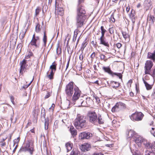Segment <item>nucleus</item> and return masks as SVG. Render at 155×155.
Segmentation results:
<instances>
[{
	"instance_id": "1",
	"label": "nucleus",
	"mask_w": 155,
	"mask_h": 155,
	"mask_svg": "<svg viewBox=\"0 0 155 155\" xmlns=\"http://www.w3.org/2000/svg\"><path fill=\"white\" fill-rule=\"evenodd\" d=\"M84 0H78V4L76 11L77 25L78 28L81 27L83 25L87 16L86 11L84 8L81 4Z\"/></svg>"
},
{
	"instance_id": "2",
	"label": "nucleus",
	"mask_w": 155,
	"mask_h": 155,
	"mask_svg": "<svg viewBox=\"0 0 155 155\" xmlns=\"http://www.w3.org/2000/svg\"><path fill=\"white\" fill-rule=\"evenodd\" d=\"M86 124V117L80 114H78L74 120V124L77 129L83 128Z\"/></svg>"
},
{
	"instance_id": "3",
	"label": "nucleus",
	"mask_w": 155,
	"mask_h": 155,
	"mask_svg": "<svg viewBox=\"0 0 155 155\" xmlns=\"http://www.w3.org/2000/svg\"><path fill=\"white\" fill-rule=\"evenodd\" d=\"M23 151H28L32 155L34 151V141L32 140H27L25 144L24 147L22 148Z\"/></svg>"
},
{
	"instance_id": "4",
	"label": "nucleus",
	"mask_w": 155,
	"mask_h": 155,
	"mask_svg": "<svg viewBox=\"0 0 155 155\" xmlns=\"http://www.w3.org/2000/svg\"><path fill=\"white\" fill-rule=\"evenodd\" d=\"M42 29L43 30L44 32V36L43 38V41L44 42V46L45 47L46 46L47 40V37L46 34L45 28V27H43V28L41 26L39 22L36 23V25L35 27V32L37 33H40Z\"/></svg>"
},
{
	"instance_id": "5",
	"label": "nucleus",
	"mask_w": 155,
	"mask_h": 155,
	"mask_svg": "<svg viewBox=\"0 0 155 155\" xmlns=\"http://www.w3.org/2000/svg\"><path fill=\"white\" fill-rule=\"evenodd\" d=\"M101 35L100 38L99 39L100 40V44L108 48L110 46L109 44L104 37L105 33L107 31L104 28V26H103L101 27Z\"/></svg>"
},
{
	"instance_id": "6",
	"label": "nucleus",
	"mask_w": 155,
	"mask_h": 155,
	"mask_svg": "<svg viewBox=\"0 0 155 155\" xmlns=\"http://www.w3.org/2000/svg\"><path fill=\"white\" fill-rule=\"evenodd\" d=\"M74 83L71 81L66 86L65 92L67 97H71L74 93Z\"/></svg>"
},
{
	"instance_id": "7",
	"label": "nucleus",
	"mask_w": 155,
	"mask_h": 155,
	"mask_svg": "<svg viewBox=\"0 0 155 155\" xmlns=\"http://www.w3.org/2000/svg\"><path fill=\"white\" fill-rule=\"evenodd\" d=\"M129 135H130V137L133 138L134 141L138 145L142 143L144 140L141 137L137 135L133 131L130 130L129 131Z\"/></svg>"
},
{
	"instance_id": "8",
	"label": "nucleus",
	"mask_w": 155,
	"mask_h": 155,
	"mask_svg": "<svg viewBox=\"0 0 155 155\" xmlns=\"http://www.w3.org/2000/svg\"><path fill=\"white\" fill-rule=\"evenodd\" d=\"M144 116V115L141 112L136 111L130 116V119L133 121H141Z\"/></svg>"
},
{
	"instance_id": "9",
	"label": "nucleus",
	"mask_w": 155,
	"mask_h": 155,
	"mask_svg": "<svg viewBox=\"0 0 155 155\" xmlns=\"http://www.w3.org/2000/svg\"><path fill=\"white\" fill-rule=\"evenodd\" d=\"M126 105L124 103L121 102H118L116 103L115 105L112 108L111 111L113 113L117 112L119 111L126 109Z\"/></svg>"
},
{
	"instance_id": "10",
	"label": "nucleus",
	"mask_w": 155,
	"mask_h": 155,
	"mask_svg": "<svg viewBox=\"0 0 155 155\" xmlns=\"http://www.w3.org/2000/svg\"><path fill=\"white\" fill-rule=\"evenodd\" d=\"M87 116L90 122L95 124L97 122V115L94 111H88L87 114Z\"/></svg>"
},
{
	"instance_id": "11",
	"label": "nucleus",
	"mask_w": 155,
	"mask_h": 155,
	"mask_svg": "<svg viewBox=\"0 0 155 155\" xmlns=\"http://www.w3.org/2000/svg\"><path fill=\"white\" fill-rule=\"evenodd\" d=\"M40 42V38L39 36H36L35 33L33 35L32 37L29 46H34L35 48L39 47Z\"/></svg>"
},
{
	"instance_id": "12",
	"label": "nucleus",
	"mask_w": 155,
	"mask_h": 155,
	"mask_svg": "<svg viewBox=\"0 0 155 155\" xmlns=\"http://www.w3.org/2000/svg\"><path fill=\"white\" fill-rule=\"evenodd\" d=\"M102 69L105 72L107 73L112 76L116 75L120 79H122V75L120 73H114L111 70L110 67L103 66Z\"/></svg>"
},
{
	"instance_id": "13",
	"label": "nucleus",
	"mask_w": 155,
	"mask_h": 155,
	"mask_svg": "<svg viewBox=\"0 0 155 155\" xmlns=\"http://www.w3.org/2000/svg\"><path fill=\"white\" fill-rule=\"evenodd\" d=\"M153 65V62L150 60L147 61L145 64L144 73L145 74H150L151 69Z\"/></svg>"
},
{
	"instance_id": "14",
	"label": "nucleus",
	"mask_w": 155,
	"mask_h": 155,
	"mask_svg": "<svg viewBox=\"0 0 155 155\" xmlns=\"http://www.w3.org/2000/svg\"><path fill=\"white\" fill-rule=\"evenodd\" d=\"M74 94L72 100L73 101L75 102L79 98L81 92L78 87L76 86L74 87Z\"/></svg>"
},
{
	"instance_id": "15",
	"label": "nucleus",
	"mask_w": 155,
	"mask_h": 155,
	"mask_svg": "<svg viewBox=\"0 0 155 155\" xmlns=\"http://www.w3.org/2000/svg\"><path fill=\"white\" fill-rule=\"evenodd\" d=\"M55 13L56 14H57L59 15H63L64 14V11L62 8L58 7V5H57V2L56 0L55 2Z\"/></svg>"
},
{
	"instance_id": "16",
	"label": "nucleus",
	"mask_w": 155,
	"mask_h": 155,
	"mask_svg": "<svg viewBox=\"0 0 155 155\" xmlns=\"http://www.w3.org/2000/svg\"><path fill=\"white\" fill-rule=\"evenodd\" d=\"M92 102V101L90 98H87L86 101L83 100L81 99L80 101L81 105L83 107H87L91 105V103L89 102Z\"/></svg>"
},
{
	"instance_id": "17",
	"label": "nucleus",
	"mask_w": 155,
	"mask_h": 155,
	"mask_svg": "<svg viewBox=\"0 0 155 155\" xmlns=\"http://www.w3.org/2000/svg\"><path fill=\"white\" fill-rule=\"evenodd\" d=\"M91 145L87 143H84L81 145L80 149L82 151L85 152L90 150L91 148Z\"/></svg>"
},
{
	"instance_id": "18",
	"label": "nucleus",
	"mask_w": 155,
	"mask_h": 155,
	"mask_svg": "<svg viewBox=\"0 0 155 155\" xmlns=\"http://www.w3.org/2000/svg\"><path fill=\"white\" fill-rule=\"evenodd\" d=\"M147 21L150 25H153L155 21V16L151 14H149L147 18Z\"/></svg>"
},
{
	"instance_id": "19",
	"label": "nucleus",
	"mask_w": 155,
	"mask_h": 155,
	"mask_svg": "<svg viewBox=\"0 0 155 155\" xmlns=\"http://www.w3.org/2000/svg\"><path fill=\"white\" fill-rule=\"evenodd\" d=\"M80 136L81 139H89L92 136V134L88 132H84L81 133Z\"/></svg>"
},
{
	"instance_id": "20",
	"label": "nucleus",
	"mask_w": 155,
	"mask_h": 155,
	"mask_svg": "<svg viewBox=\"0 0 155 155\" xmlns=\"http://www.w3.org/2000/svg\"><path fill=\"white\" fill-rule=\"evenodd\" d=\"M55 72L49 70L46 73V77L50 80H53Z\"/></svg>"
},
{
	"instance_id": "21",
	"label": "nucleus",
	"mask_w": 155,
	"mask_h": 155,
	"mask_svg": "<svg viewBox=\"0 0 155 155\" xmlns=\"http://www.w3.org/2000/svg\"><path fill=\"white\" fill-rule=\"evenodd\" d=\"M110 86L114 89H117L120 86V83L114 81H112L110 83Z\"/></svg>"
},
{
	"instance_id": "22",
	"label": "nucleus",
	"mask_w": 155,
	"mask_h": 155,
	"mask_svg": "<svg viewBox=\"0 0 155 155\" xmlns=\"http://www.w3.org/2000/svg\"><path fill=\"white\" fill-rule=\"evenodd\" d=\"M152 5L151 0H146L144 3V8L146 11L148 10Z\"/></svg>"
},
{
	"instance_id": "23",
	"label": "nucleus",
	"mask_w": 155,
	"mask_h": 155,
	"mask_svg": "<svg viewBox=\"0 0 155 155\" xmlns=\"http://www.w3.org/2000/svg\"><path fill=\"white\" fill-rule=\"evenodd\" d=\"M147 58L148 59H150L154 61H155V50L153 53L149 52L147 54Z\"/></svg>"
},
{
	"instance_id": "24",
	"label": "nucleus",
	"mask_w": 155,
	"mask_h": 155,
	"mask_svg": "<svg viewBox=\"0 0 155 155\" xmlns=\"http://www.w3.org/2000/svg\"><path fill=\"white\" fill-rule=\"evenodd\" d=\"M135 15L136 13L135 11L133 9L132 10L130 15V17L131 18L132 21L134 23L135 22V20L136 18Z\"/></svg>"
},
{
	"instance_id": "25",
	"label": "nucleus",
	"mask_w": 155,
	"mask_h": 155,
	"mask_svg": "<svg viewBox=\"0 0 155 155\" xmlns=\"http://www.w3.org/2000/svg\"><path fill=\"white\" fill-rule=\"evenodd\" d=\"M57 64L55 62H54L52 63V64L50 66L49 70L55 72L57 69Z\"/></svg>"
},
{
	"instance_id": "26",
	"label": "nucleus",
	"mask_w": 155,
	"mask_h": 155,
	"mask_svg": "<svg viewBox=\"0 0 155 155\" xmlns=\"http://www.w3.org/2000/svg\"><path fill=\"white\" fill-rule=\"evenodd\" d=\"M65 146L67 150V152H68L72 148L73 144L71 142H69L66 143Z\"/></svg>"
},
{
	"instance_id": "27",
	"label": "nucleus",
	"mask_w": 155,
	"mask_h": 155,
	"mask_svg": "<svg viewBox=\"0 0 155 155\" xmlns=\"http://www.w3.org/2000/svg\"><path fill=\"white\" fill-rule=\"evenodd\" d=\"M145 147L147 149H151V146L150 145V143L148 142L147 140L144 139L142 143Z\"/></svg>"
},
{
	"instance_id": "28",
	"label": "nucleus",
	"mask_w": 155,
	"mask_h": 155,
	"mask_svg": "<svg viewBox=\"0 0 155 155\" xmlns=\"http://www.w3.org/2000/svg\"><path fill=\"white\" fill-rule=\"evenodd\" d=\"M70 131L72 135L74 137L77 135V131L73 126L70 127Z\"/></svg>"
},
{
	"instance_id": "29",
	"label": "nucleus",
	"mask_w": 155,
	"mask_h": 155,
	"mask_svg": "<svg viewBox=\"0 0 155 155\" xmlns=\"http://www.w3.org/2000/svg\"><path fill=\"white\" fill-rule=\"evenodd\" d=\"M41 8L40 6H37L36 8L35 9V13L34 15L36 17L39 15L40 12H41Z\"/></svg>"
},
{
	"instance_id": "30",
	"label": "nucleus",
	"mask_w": 155,
	"mask_h": 155,
	"mask_svg": "<svg viewBox=\"0 0 155 155\" xmlns=\"http://www.w3.org/2000/svg\"><path fill=\"white\" fill-rule=\"evenodd\" d=\"M79 153V151L77 149L74 148L70 155H78Z\"/></svg>"
},
{
	"instance_id": "31",
	"label": "nucleus",
	"mask_w": 155,
	"mask_h": 155,
	"mask_svg": "<svg viewBox=\"0 0 155 155\" xmlns=\"http://www.w3.org/2000/svg\"><path fill=\"white\" fill-rule=\"evenodd\" d=\"M143 83L147 90H149L152 88V85L148 84L146 81L143 80Z\"/></svg>"
},
{
	"instance_id": "32",
	"label": "nucleus",
	"mask_w": 155,
	"mask_h": 155,
	"mask_svg": "<svg viewBox=\"0 0 155 155\" xmlns=\"http://www.w3.org/2000/svg\"><path fill=\"white\" fill-rule=\"evenodd\" d=\"M85 21H84V23L83 25L82 26H81V27L78 28L77 27V20H76V25L77 26V28L75 29V30L74 31V36L76 37H77L78 35V33H79V30L78 29V28H81V27H82L85 24Z\"/></svg>"
},
{
	"instance_id": "33",
	"label": "nucleus",
	"mask_w": 155,
	"mask_h": 155,
	"mask_svg": "<svg viewBox=\"0 0 155 155\" xmlns=\"http://www.w3.org/2000/svg\"><path fill=\"white\" fill-rule=\"evenodd\" d=\"M49 124V120L48 118H47L45 120L44 123L45 128V130H47L48 128V126Z\"/></svg>"
},
{
	"instance_id": "34",
	"label": "nucleus",
	"mask_w": 155,
	"mask_h": 155,
	"mask_svg": "<svg viewBox=\"0 0 155 155\" xmlns=\"http://www.w3.org/2000/svg\"><path fill=\"white\" fill-rule=\"evenodd\" d=\"M34 56L33 52L31 51H29L28 52L27 54H26L25 57V59H28L31 58V57Z\"/></svg>"
},
{
	"instance_id": "35",
	"label": "nucleus",
	"mask_w": 155,
	"mask_h": 155,
	"mask_svg": "<svg viewBox=\"0 0 155 155\" xmlns=\"http://www.w3.org/2000/svg\"><path fill=\"white\" fill-rule=\"evenodd\" d=\"M112 125L114 127H119L120 125V123L117 122L115 120H114L112 121Z\"/></svg>"
},
{
	"instance_id": "36",
	"label": "nucleus",
	"mask_w": 155,
	"mask_h": 155,
	"mask_svg": "<svg viewBox=\"0 0 155 155\" xmlns=\"http://www.w3.org/2000/svg\"><path fill=\"white\" fill-rule=\"evenodd\" d=\"M41 117L43 119H45V110L44 108H42L41 109Z\"/></svg>"
},
{
	"instance_id": "37",
	"label": "nucleus",
	"mask_w": 155,
	"mask_h": 155,
	"mask_svg": "<svg viewBox=\"0 0 155 155\" xmlns=\"http://www.w3.org/2000/svg\"><path fill=\"white\" fill-rule=\"evenodd\" d=\"M87 38H86L85 40L82 43L81 45V49H82L83 50L85 47H86V45L87 44Z\"/></svg>"
},
{
	"instance_id": "38",
	"label": "nucleus",
	"mask_w": 155,
	"mask_h": 155,
	"mask_svg": "<svg viewBox=\"0 0 155 155\" xmlns=\"http://www.w3.org/2000/svg\"><path fill=\"white\" fill-rule=\"evenodd\" d=\"M99 57L100 59L101 60H103L104 61H106L107 60V58H106V56L102 53L100 54Z\"/></svg>"
},
{
	"instance_id": "39",
	"label": "nucleus",
	"mask_w": 155,
	"mask_h": 155,
	"mask_svg": "<svg viewBox=\"0 0 155 155\" xmlns=\"http://www.w3.org/2000/svg\"><path fill=\"white\" fill-rule=\"evenodd\" d=\"M26 67L25 66H20V73L21 74H23V72H25L26 70Z\"/></svg>"
},
{
	"instance_id": "40",
	"label": "nucleus",
	"mask_w": 155,
	"mask_h": 155,
	"mask_svg": "<svg viewBox=\"0 0 155 155\" xmlns=\"http://www.w3.org/2000/svg\"><path fill=\"white\" fill-rule=\"evenodd\" d=\"M122 33L123 36L125 40H126L127 38H130V36L127 33V32H126L122 31Z\"/></svg>"
},
{
	"instance_id": "41",
	"label": "nucleus",
	"mask_w": 155,
	"mask_h": 155,
	"mask_svg": "<svg viewBox=\"0 0 155 155\" xmlns=\"http://www.w3.org/2000/svg\"><path fill=\"white\" fill-rule=\"evenodd\" d=\"M98 122L100 124H102L104 123V120L102 119L101 116H98L97 118Z\"/></svg>"
},
{
	"instance_id": "42",
	"label": "nucleus",
	"mask_w": 155,
	"mask_h": 155,
	"mask_svg": "<svg viewBox=\"0 0 155 155\" xmlns=\"http://www.w3.org/2000/svg\"><path fill=\"white\" fill-rule=\"evenodd\" d=\"M27 61L25 59H23L22 61H21L20 63V65L21 66H25L27 63Z\"/></svg>"
},
{
	"instance_id": "43",
	"label": "nucleus",
	"mask_w": 155,
	"mask_h": 155,
	"mask_svg": "<svg viewBox=\"0 0 155 155\" xmlns=\"http://www.w3.org/2000/svg\"><path fill=\"white\" fill-rule=\"evenodd\" d=\"M57 48H56L57 54H60L61 53V48H60V51H58L59 48V43H58V44H57Z\"/></svg>"
},
{
	"instance_id": "44",
	"label": "nucleus",
	"mask_w": 155,
	"mask_h": 155,
	"mask_svg": "<svg viewBox=\"0 0 155 155\" xmlns=\"http://www.w3.org/2000/svg\"><path fill=\"white\" fill-rule=\"evenodd\" d=\"M115 19L114 17V14L113 13L111 15L110 18V21L111 22L114 23L115 22Z\"/></svg>"
},
{
	"instance_id": "45",
	"label": "nucleus",
	"mask_w": 155,
	"mask_h": 155,
	"mask_svg": "<svg viewBox=\"0 0 155 155\" xmlns=\"http://www.w3.org/2000/svg\"><path fill=\"white\" fill-rule=\"evenodd\" d=\"M114 28L113 27L110 28H109L108 31L110 34H113L114 33Z\"/></svg>"
},
{
	"instance_id": "46",
	"label": "nucleus",
	"mask_w": 155,
	"mask_h": 155,
	"mask_svg": "<svg viewBox=\"0 0 155 155\" xmlns=\"http://www.w3.org/2000/svg\"><path fill=\"white\" fill-rule=\"evenodd\" d=\"M55 107V105L54 104H52L51 107L49 109V111L50 112H53Z\"/></svg>"
},
{
	"instance_id": "47",
	"label": "nucleus",
	"mask_w": 155,
	"mask_h": 155,
	"mask_svg": "<svg viewBox=\"0 0 155 155\" xmlns=\"http://www.w3.org/2000/svg\"><path fill=\"white\" fill-rule=\"evenodd\" d=\"M20 138L19 137H18L17 139H15L14 140V145L16 144H18L19 142Z\"/></svg>"
},
{
	"instance_id": "48",
	"label": "nucleus",
	"mask_w": 155,
	"mask_h": 155,
	"mask_svg": "<svg viewBox=\"0 0 155 155\" xmlns=\"http://www.w3.org/2000/svg\"><path fill=\"white\" fill-rule=\"evenodd\" d=\"M150 75L154 79V78H155V68L153 70L152 72H151Z\"/></svg>"
},
{
	"instance_id": "49",
	"label": "nucleus",
	"mask_w": 155,
	"mask_h": 155,
	"mask_svg": "<svg viewBox=\"0 0 155 155\" xmlns=\"http://www.w3.org/2000/svg\"><path fill=\"white\" fill-rule=\"evenodd\" d=\"M133 82V80L130 79L127 83V85L128 87L130 88L131 86V84Z\"/></svg>"
},
{
	"instance_id": "50",
	"label": "nucleus",
	"mask_w": 155,
	"mask_h": 155,
	"mask_svg": "<svg viewBox=\"0 0 155 155\" xmlns=\"http://www.w3.org/2000/svg\"><path fill=\"white\" fill-rule=\"evenodd\" d=\"M26 32V31H25V32L23 31H22V32L21 33L20 35H21L20 38L21 39H23L25 37V35Z\"/></svg>"
},
{
	"instance_id": "51",
	"label": "nucleus",
	"mask_w": 155,
	"mask_h": 155,
	"mask_svg": "<svg viewBox=\"0 0 155 155\" xmlns=\"http://www.w3.org/2000/svg\"><path fill=\"white\" fill-rule=\"evenodd\" d=\"M150 132L151 134L155 137V127H152L151 130H150Z\"/></svg>"
},
{
	"instance_id": "52",
	"label": "nucleus",
	"mask_w": 155,
	"mask_h": 155,
	"mask_svg": "<svg viewBox=\"0 0 155 155\" xmlns=\"http://www.w3.org/2000/svg\"><path fill=\"white\" fill-rule=\"evenodd\" d=\"M151 149L154 153H155V143L152 145L151 147Z\"/></svg>"
},
{
	"instance_id": "53",
	"label": "nucleus",
	"mask_w": 155,
	"mask_h": 155,
	"mask_svg": "<svg viewBox=\"0 0 155 155\" xmlns=\"http://www.w3.org/2000/svg\"><path fill=\"white\" fill-rule=\"evenodd\" d=\"M143 81H148L150 80V77L148 75H146L144 77V78H143Z\"/></svg>"
},
{
	"instance_id": "54",
	"label": "nucleus",
	"mask_w": 155,
	"mask_h": 155,
	"mask_svg": "<svg viewBox=\"0 0 155 155\" xmlns=\"http://www.w3.org/2000/svg\"><path fill=\"white\" fill-rule=\"evenodd\" d=\"M51 94L50 92H47L46 95L45 97V98L46 99L49 97L51 96Z\"/></svg>"
},
{
	"instance_id": "55",
	"label": "nucleus",
	"mask_w": 155,
	"mask_h": 155,
	"mask_svg": "<svg viewBox=\"0 0 155 155\" xmlns=\"http://www.w3.org/2000/svg\"><path fill=\"white\" fill-rule=\"evenodd\" d=\"M10 98L12 102L14 104H15V102L14 101V97L13 96H10Z\"/></svg>"
},
{
	"instance_id": "56",
	"label": "nucleus",
	"mask_w": 155,
	"mask_h": 155,
	"mask_svg": "<svg viewBox=\"0 0 155 155\" xmlns=\"http://www.w3.org/2000/svg\"><path fill=\"white\" fill-rule=\"evenodd\" d=\"M116 46L117 48L119 49L121 47L122 45L120 43H118L116 44Z\"/></svg>"
},
{
	"instance_id": "57",
	"label": "nucleus",
	"mask_w": 155,
	"mask_h": 155,
	"mask_svg": "<svg viewBox=\"0 0 155 155\" xmlns=\"http://www.w3.org/2000/svg\"><path fill=\"white\" fill-rule=\"evenodd\" d=\"M95 53L94 52H93L91 54V60H93L94 58H95Z\"/></svg>"
},
{
	"instance_id": "58",
	"label": "nucleus",
	"mask_w": 155,
	"mask_h": 155,
	"mask_svg": "<svg viewBox=\"0 0 155 155\" xmlns=\"http://www.w3.org/2000/svg\"><path fill=\"white\" fill-rule=\"evenodd\" d=\"M6 143L4 141L1 142L0 145L2 147H5L6 146Z\"/></svg>"
},
{
	"instance_id": "59",
	"label": "nucleus",
	"mask_w": 155,
	"mask_h": 155,
	"mask_svg": "<svg viewBox=\"0 0 155 155\" xmlns=\"http://www.w3.org/2000/svg\"><path fill=\"white\" fill-rule=\"evenodd\" d=\"M70 58H69V59H68V62H67V65H66V69H65V71H66L67 70V69L68 68V67H69V63H70Z\"/></svg>"
},
{
	"instance_id": "60",
	"label": "nucleus",
	"mask_w": 155,
	"mask_h": 155,
	"mask_svg": "<svg viewBox=\"0 0 155 155\" xmlns=\"http://www.w3.org/2000/svg\"><path fill=\"white\" fill-rule=\"evenodd\" d=\"M83 53H81L80 55L79 56V59L81 61H83Z\"/></svg>"
},
{
	"instance_id": "61",
	"label": "nucleus",
	"mask_w": 155,
	"mask_h": 155,
	"mask_svg": "<svg viewBox=\"0 0 155 155\" xmlns=\"http://www.w3.org/2000/svg\"><path fill=\"white\" fill-rule=\"evenodd\" d=\"M94 98L96 101L98 103H99L100 102V98L99 97H94Z\"/></svg>"
},
{
	"instance_id": "62",
	"label": "nucleus",
	"mask_w": 155,
	"mask_h": 155,
	"mask_svg": "<svg viewBox=\"0 0 155 155\" xmlns=\"http://www.w3.org/2000/svg\"><path fill=\"white\" fill-rule=\"evenodd\" d=\"M114 144H107L105 145V146L107 147H113Z\"/></svg>"
},
{
	"instance_id": "63",
	"label": "nucleus",
	"mask_w": 155,
	"mask_h": 155,
	"mask_svg": "<svg viewBox=\"0 0 155 155\" xmlns=\"http://www.w3.org/2000/svg\"><path fill=\"white\" fill-rule=\"evenodd\" d=\"M154 153L152 151H149L146 155H155Z\"/></svg>"
},
{
	"instance_id": "64",
	"label": "nucleus",
	"mask_w": 155,
	"mask_h": 155,
	"mask_svg": "<svg viewBox=\"0 0 155 155\" xmlns=\"http://www.w3.org/2000/svg\"><path fill=\"white\" fill-rule=\"evenodd\" d=\"M151 96L153 98L155 99V88L153 90V92L152 93Z\"/></svg>"
}]
</instances>
